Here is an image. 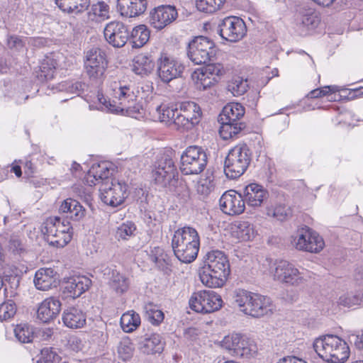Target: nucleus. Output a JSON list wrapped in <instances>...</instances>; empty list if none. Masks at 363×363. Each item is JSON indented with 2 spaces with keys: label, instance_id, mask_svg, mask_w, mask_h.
<instances>
[{
  "label": "nucleus",
  "instance_id": "nucleus-1",
  "mask_svg": "<svg viewBox=\"0 0 363 363\" xmlns=\"http://www.w3.org/2000/svg\"><path fill=\"white\" fill-rule=\"evenodd\" d=\"M230 272L229 261L224 252L212 250L206 254L199 276L201 282L206 286L218 288L224 285Z\"/></svg>",
  "mask_w": 363,
  "mask_h": 363
},
{
  "label": "nucleus",
  "instance_id": "nucleus-2",
  "mask_svg": "<svg viewBox=\"0 0 363 363\" xmlns=\"http://www.w3.org/2000/svg\"><path fill=\"white\" fill-rule=\"evenodd\" d=\"M114 85L113 91L115 99L111 101L102 96L99 97L100 103L111 113L136 118L141 106L137 103L138 96L133 86L118 84L117 82H114Z\"/></svg>",
  "mask_w": 363,
  "mask_h": 363
},
{
  "label": "nucleus",
  "instance_id": "nucleus-3",
  "mask_svg": "<svg viewBox=\"0 0 363 363\" xmlns=\"http://www.w3.org/2000/svg\"><path fill=\"white\" fill-rule=\"evenodd\" d=\"M313 347L318 355L328 363H344L350 354L347 343L338 336L333 335L316 338Z\"/></svg>",
  "mask_w": 363,
  "mask_h": 363
},
{
  "label": "nucleus",
  "instance_id": "nucleus-4",
  "mask_svg": "<svg viewBox=\"0 0 363 363\" xmlns=\"http://www.w3.org/2000/svg\"><path fill=\"white\" fill-rule=\"evenodd\" d=\"M200 240L197 231L191 227L176 230L172 239V247L177 258L184 263H190L197 257Z\"/></svg>",
  "mask_w": 363,
  "mask_h": 363
},
{
  "label": "nucleus",
  "instance_id": "nucleus-5",
  "mask_svg": "<svg viewBox=\"0 0 363 363\" xmlns=\"http://www.w3.org/2000/svg\"><path fill=\"white\" fill-rule=\"evenodd\" d=\"M41 231L49 245L57 247H65L72 237L69 222L57 216L48 218L42 225Z\"/></svg>",
  "mask_w": 363,
  "mask_h": 363
},
{
  "label": "nucleus",
  "instance_id": "nucleus-6",
  "mask_svg": "<svg viewBox=\"0 0 363 363\" xmlns=\"http://www.w3.org/2000/svg\"><path fill=\"white\" fill-rule=\"evenodd\" d=\"M272 273L274 279L291 286H300L313 277V273L306 269L300 271L286 260H279L274 264Z\"/></svg>",
  "mask_w": 363,
  "mask_h": 363
},
{
  "label": "nucleus",
  "instance_id": "nucleus-7",
  "mask_svg": "<svg viewBox=\"0 0 363 363\" xmlns=\"http://www.w3.org/2000/svg\"><path fill=\"white\" fill-rule=\"evenodd\" d=\"M251 160V153L247 145H236L225 157L224 172L228 178L235 179L244 174Z\"/></svg>",
  "mask_w": 363,
  "mask_h": 363
},
{
  "label": "nucleus",
  "instance_id": "nucleus-8",
  "mask_svg": "<svg viewBox=\"0 0 363 363\" xmlns=\"http://www.w3.org/2000/svg\"><path fill=\"white\" fill-rule=\"evenodd\" d=\"M208 162L205 150L198 145L186 148L181 155L180 170L183 174H198L203 171Z\"/></svg>",
  "mask_w": 363,
  "mask_h": 363
},
{
  "label": "nucleus",
  "instance_id": "nucleus-9",
  "mask_svg": "<svg viewBox=\"0 0 363 363\" xmlns=\"http://www.w3.org/2000/svg\"><path fill=\"white\" fill-rule=\"evenodd\" d=\"M221 346L237 357L250 358L257 352V345L245 335L231 333L224 337Z\"/></svg>",
  "mask_w": 363,
  "mask_h": 363
},
{
  "label": "nucleus",
  "instance_id": "nucleus-10",
  "mask_svg": "<svg viewBox=\"0 0 363 363\" xmlns=\"http://www.w3.org/2000/svg\"><path fill=\"white\" fill-rule=\"evenodd\" d=\"M172 155V151H168L160 155L152 167V177L155 184L162 187H166L176 181L177 171Z\"/></svg>",
  "mask_w": 363,
  "mask_h": 363
},
{
  "label": "nucleus",
  "instance_id": "nucleus-11",
  "mask_svg": "<svg viewBox=\"0 0 363 363\" xmlns=\"http://www.w3.org/2000/svg\"><path fill=\"white\" fill-rule=\"evenodd\" d=\"M216 55L214 43L206 37L198 36L188 44L187 56L195 65L206 64Z\"/></svg>",
  "mask_w": 363,
  "mask_h": 363
},
{
  "label": "nucleus",
  "instance_id": "nucleus-12",
  "mask_svg": "<svg viewBox=\"0 0 363 363\" xmlns=\"http://www.w3.org/2000/svg\"><path fill=\"white\" fill-rule=\"evenodd\" d=\"M108 61L104 50L98 47L88 50L85 53L84 69L92 81L103 79L107 68Z\"/></svg>",
  "mask_w": 363,
  "mask_h": 363
},
{
  "label": "nucleus",
  "instance_id": "nucleus-13",
  "mask_svg": "<svg viewBox=\"0 0 363 363\" xmlns=\"http://www.w3.org/2000/svg\"><path fill=\"white\" fill-rule=\"evenodd\" d=\"M189 303L190 308L197 313H211L221 308L223 301L215 291L203 290L194 293Z\"/></svg>",
  "mask_w": 363,
  "mask_h": 363
},
{
  "label": "nucleus",
  "instance_id": "nucleus-14",
  "mask_svg": "<svg viewBox=\"0 0 363 363\" xmlns=\"http://www.w3.org/2000/svg\"><path fill=\"white\" fill-rule=\"evenodd\" d=\"M245 22L239 17L230 16L224 18L218 24V33L225 40L238 42L246 34Z\"/></svg>",
  "mask_w": 363,
  "mask_h": 363
},
{
  "label": "nucleus",
  "instance_id": "nucleus-15",
  "mask_svg": "<svg viewBox=\"0 0 363 363\" xmlns=\"http://www.w3.org/2000/svg\"><path fill=\"white\" fill-rule=\"evenodd\" d=\"M101 201L111 206L117 207L122 204L127 197V186L125 183L111 180L99 186Z\"/></svg>",
  "mask_w": 363,
  "mask_h": 363
},
{
  "label": "nucleus",
  "instance_id": "nucleus-16",
  "mask_svg": "<svg viewBox=\"0 0 363 363\" xmlns=\"http://www.w3.org/2000/svg\"><path fill=\"white\" fill-rule=\"evenodd\" d=\"M184 65L167 53H161L157 60V72L160 79L164 83H169L174 79L181 77Z\"/></svg>",
  "mask_w": 363,
  "mask_h": 363
},
{
  "label": "nucleus",
  "instance_id": "nucleus-17",
  "mask_svg": "<svg viewBox=\"0 0 363 363\" xmlns=\"http://www.w3.org/2000/svg\"><path fill=\"white\" fill-rule=\"evenodd\" d=\"M157 111L159 112L160 121L166 123L169 126H172L176 130H189L196 125L181 113L177 108L163 105L159 106Z\"/></svg>",
  "mask_w": 363,
  "mask_h": 363
},
{
  "label": "nucleus",
  "instance_id": "nucleus-18",
  "mask_svg": "<svg viewBox=\"0 0 363 363\" xmlns=\"http://www.w3.org/2000/svg\"><path fill=\"white\" fill-rule=\"evenodd\" d=\"M178 17L176 8L170 5L155 7L150 13V23L157 30H162L172 23Z\"/></svg>",
  "mask_w": 363,
  "mask_h": 363
},
{
  "label": "nucleus",
  "instance_id": "nucleus-19",
  "mask_svg": "<svg viewBox=\"0 0 363 363\" xmlns=\"http://www.w3.org/2000/svg\"><path fill=\"white\" fill-rule=\"evenodd\" d=\"M106 41L115 48L123 47L130 38L128 27L120 21L108 23L104 30Z\"/></svg>",
  "mask_w": 363,
  "mask_h": 363
},
{
  "label": "nucleus",
  "instance_id": "nucleus-20",
  "mask_svg": "<svg viewBox=\"0 0 363 363\" xmlns=\"http://www.w3.org/2000/svg\"><path fill=\"white\" fill-rule=\"evenodd\" d=\"M221 211L229 216L242 213L245 209V203L242 194L235 190L225 191L219 200Z\"/></svg>",
  "mask_w": 363,
  "mask_h": 363
},
{
  "label": "nucleus",
  "instance_id": "nucleus-21",
  "mask_svg": "<svg viewBox=\"0 0 363 363\" xmlns=\"http://www.w3.org/2000/svg\"><path fill=\"white\" fill-rule=\"evenodd\" d=\"M311 231L312 229L307 226L299 228L291 236V243L296 249L311 253H318L323 249L325 242L323 238H318V240H316V247L314 248L312 246L308 245L311 237Z\"/></svg>",
  "mask_w": 363,
  "mask_h": 363
},
{
  "label": "nucleus",
  "instance_id": "nucleus-22",
  "mask_svg": "<svg viewBox=\"0 0 363 363\" xmlns=\"http://www.w3.org/2000/svg\"><path fill=\"white\" fill-rule=\"evenodd\" d=\"M111 174L108 163L105 162L95 163L92 164L85 177V182L90 186L97 184L101 186L103 183L113 180L111 178Z\"/></svg>",
  "mask_w": 363,
  "mask_h": 363
},
{
  "label": "nucleus",
  "instance_id": "nucleus-23",
  "mask_svg": "<svg viewBox=\"0 0 363 363\" xmlns=\"http://www.w3.org/2000/svg\"><path fill=\"white\" fill-rule=\"evenodd\" d=\"M61 306L62 303L58 298L54 296L47 298L39 305L37 318L43 323H48L59 315Z\"/></svg>",
  "mask_w": 363,
  "mask_h": 363
},
{
  "label": "nucleus",
  "instance_id": "nucleus-24",
  "mask_svg": "<svg viewBox=\"0 0 363 363\" xmlns=\"http://www.w3.org/2000/svg\"><path fill=\"white\" fill-rule=\"evenodd\" d=\"M245 203L251 207H259L267 199L268 191L261 185L252 183L246 186L242 191Z\"/></svg>",
  "mask_w": 363,
  "mask_h": 363
},
{
  "label": "nucleus",
  "instance_id": "nucleus-25",
  "mask_svg": "<svg viewBox=\"0 0 363 363\" xmlns=\"http://www.w3.org/2000/svg\"><path fill=\"white\" fill-rule=\"evenodd\" d=\"M147 0H118L117 11L122 16L133 18L143 14L147 9Z\"/></svg>",
  "mask_w": 363,
  "mask_h": 363
},
{
  "label": "nucleus",
  "instance_id": "nucleus-26",
  "mask_svg": "<svg viewBox=\"0 0 363 363\" xmlns=\"http://www.w3.org/2000/svg\"><path fill=\"white\" fill-rule=\"evenodd\" d=\"M218 122L220 123V135L225 140L236 138L246 128L242 119L233 118L232 120H224L223 117H219Z\"/></svg>",
  "mask_w": 363,
  "mask_h": 363
},
{
  "label": "nucleus",
  "instance_id": "nucleus-27",
  "mask_svg": "<svg viewBox=\"0 0 363 363\" xmlns=\"http://www.w3.org/2000/svg\"><path fill=\"white\" fill-rule=\"evenodd\" d=\"M59 211L60 213L65 214L66 218L74 221L82 220L86 215V210L81 203L71 198L67 199L62 202Z\"/></svg>",
  "mask_w": 363,
  "mask_h": 363
},
{
  "label": "nucleus",
  "instance_id": "nucleus-28",
  "mask_svg": "<svg viewBox=\"0 0 363 363\" xmlns=\"http://www.w3.org/2000/svg\"><path fill=\"white\" fill-rule=\"evenodd\" d=\"M33 282L37 289L49 290L57 285V273L51 268H40L35 272Z\"/></svg>",
  "mask_w": 363,
  "mask_h": 363
},
{
  "label": "nucleus",
  "instance_id": "nucleus-29",
  "mask_svg": "<svg viewBox=\"0 0 363 363\" xmlns=\"http://www.w3.org/2000/svg\"><path fill=\"white\" fill-rule=\"evenodd\" d=\"M91 284V280L85 276H76L68 279L65 286V290L72 298L80 296L89 289Z\"/></svg>",
  "mask_w": 363,
  "mask_h": 363
},
{
  "label": "nucleus",
  "instance_id": "nucleus-30",
  "mask_svg": "<svg viewBox=\"0 0 363 363\" xmlns=\"http://www.w3.org/2000/svg\"><path fill=\"white\" fill-rule=\"evenodd\" d=\"M230 233L239 242L249 241L253 239L257 234L254 225L246 220L234 222L230 227Z\"/></svg>",
  "mask_w": 363,
  "mask_h": 363
},
{
  "label": "nucleus",
  "instance_id": "nucleus-31",
  "mask_svg": "<svg viewBox=\"0 0 363 363\" xmlns=\"http://www.w3.org/2000/svg\"><path fill=\"white\" fill-rule=\"evenodd\" d=\"M86 314L77 307H69L62 314V321L69 328H82L86 325Z\"/></svg>",
  "mask_w": 363,
  "mask_h": 363
},
{
  "label": "nucleus",
  "instance_id": "nucleus-32",
  "mask_svg": "<svg viewBox=\"0 0 363 363\" xmlns=\"http://www.w3.org/2000/svg\"><path fill=\"white\" fill-rule=\"evenodd\" d=\"M319 23V17L312 9H307L299 12L297 16L296 26L303 34H306L308 30L315 29L318 27Z\"/></svg>",
  "mask_w": 363,
  "mask_h": 363
},
{
  "label": "nucleus",
  "instance_id": "nucleus-33",
  "mask_svg": "<svg viewBox=\"0 0 363 363\" xmlns=\"http://www.w3.org/2000/svg\"><path fill=\"white\" fill-rule=\"evenodd\" d=\"M56 5L65 13L79 14L87 10L90 0H55Z\"/></svg>",
  "mask_w": 363,
  "mask_h": 363
},
{
  "label": "nucleus",
  "instance_id": "nucleus-34",
  "mask_svg": "<svg viewBox=\"0 0 363 363\" xmlns=\"http://www.w3.org/2000/svg\"><path fill=\"white\" fill-rule=\"evenodd\" d=\"M253 302L254 303L250 312V315L252 317H262L269 314L272 311L271 299L267 296L256 294L254 296Z\"/></svg>",
  "mask_w": 363,
  "mask_h": 363
},
{
  "label": "nucleus",
  "instance_id": "nucleus-35",
  "mask_svg": "<svg viewBox=\"0 0 363 363\" xmlns=\"http://www.w3.org/2000/svg\"><path fill=\"white\" fill-rule=\"evenodd\" d=\"M255 294L256 293L244 289H237L235 291L234 302L237 304L241 312L250 315Z\"/></svg>",
  "mask_w": 363,
  "mask_h": 363
},
{
  "label": "nucleus",
  "instance_id": "nucleus-36",
  "mask_svg": "<svg viewBox=\"0 0 363 363\" xmlns=\"http://www.w3.org/2000/svg\"><path fill=\"white\" fill-rule=\"evenodd\" d=\"M179 111L185 116L194 125H197L201 118L200 106L194 101H184L180 104Z\"/></svg>",
  "mask_w": 363,
  "mask_h": 363
},
{
  "label": "nucleus",
  "instance_id": "nucleus-37",
  "mask_svg": "<svg viewBox=\"0 0 363 363\" xmlns=\"http://www.w3.org/2000/svg\"><path fill=\"white\" fill-rule=\"evenodd\" d=\"M152 60L146 54H139L133 59V70L137 74H147L154 68Z\"/></svg>",
  "mask_w": 363,
  "mask_h": 363
},
{
  "label": "nucleus",
  "instance_id": "nucleus-38",
  "mask_svg": "<svg viewBox=\"0 0 363 363\" xmlns=\"http://www.w3.org/2000/svg\"><path fill=\"white\" fill-rule=\"evenodd\" d=\"M143 352L147 354L161 353L164 349V342L160 335L154 333L145 337L142 343Z\"/></svg>",
  "mask_w": 363,
  "mask_h": 363
},
{
  "label": "nucleus",
  "instance_id": "nucleus-39",
  "mask_svg": "<svg viewBox=\"0 0 363 363\" xmlns=\"http://www.w3.org/2000/svg\"><path fill=\"white\" fill-rule=\"evenodd\" d=\"M150 31L145 25L134 28L130 34L132 47L139 48L143 47L149 40Z\"/></svg>",
  "mask_w": 363,
  "mask_h": 363
},
{
  "label": "nucleus",
  "instance_id": "nucleus-40",
  "mask_svg": "<svg viewBox=\"0 0 363 363\" xmlns=\"http://www.w3.org/2000/svg\"><path fill=\"white\" fill-rule=\"evenodd\" d=\"M55 68L56 62L52 58L46 57L41 62L36 77L41 82L52 79L54 77Z\"/></svg>",
  "mask_w": 363,
  "mask_h": 363
},
{
  "label": "nucleus",
  "instance_id": "nucleus-41",
  "mask_svg": "<svg viewBox=\"0 0 363 363\" xmlns=\"http://www.w3.org/2000/svg\"><path fill=\"white\" fill-rule=\"evenodd\" d=\"M120 323L124 332L132 333L140 325V317L133 311H128L122 315Z\"/></svg>",
  "mask_w": 363,
  "mask_h": 363
},
{
  "label": "nucleus",
  "instance_id": "nucleus-42",
  "mask_svg": "<svg viewBox=\"0 0 363 363\" xmlns=\"http://www.w3.org/2000/svg\"><path fill=\"white\" fill-rule=\"evenodd\" d=\"M244 115L245 108L240 104L230 103L224 106L219 117H223L224 120L242 119Z\"/></svg>",
  "mask_w": 363,
  "mask_h": 363
},
{
  "label": "nucleus",
  "instance_id": "nucleus-43",
  "mask_svg": "<svg viewBox=\"0 0 363 363\" xmlns=\"http://www.w3.org/2000/svg\"><path fill=\"white\" fill-rule=\"evenodd\" d=\"M267 215L278 220L284 221L291 217L292 210L285 204H277L275 206L267 208Z\"/></svg>",
  "mask_w": 363,
  "mask_h": 363
},
{
  "label": "nucleus",
  "instance_id": "nucleus-44",
  "mask_svg": "<svg viewBox=\"0 0 363 363\" xmlns=\"http://www.w3.org/2000/svg\"><path fill=\"white\" fill-rule=\"evenodd\" d=\"M225 0H196V8L199 11L206 13H213L220 9Z\"/></svg>",
  "mask_w": 363,
  "mask_h": 363
},
{
  "label": "nucleus",
  "instance_id": "nucleus-45",
  "mask_svg": "<svg viewBox=\"0 0 363 363\" xmlns=\"http://www.w3.org/2000/svg\"><path fill=\"white\" fill-rule=\"evenodd\" d=\"M110 284L116 292L120 294L126 291L129 286L128 279L116 271L112 272Z\"/></svg>",
  "mask_w": 363,
  "mask_h": 363
},
{
  "label": "nucleus",
  "instance_id": "nucleus-46",
  "mask_svg": "<svg viewBox=\"0 0 363 363\" xmlns=\"http://www.w3.org/2000/svg\"><path fill=\"white\" fill-rule=\"evenodd\" d=\"M249 86L247 79L241 77L233 79L228 85V89L234 96H240L243 95L248 89Z\"/></svg>",
  "mask_w": 363,
  "mask_h": 363
},
{
  "label": "nucleus",
  "instance_id": "nucleus-47",
  "mask_svg": "<svg viewBox=\"0 0 363 363\" xmlns=\"http://www.w3.org/2000/svg\"><path fill=\"white\" fill-rule=\"evenodd\" d=\"M14 334L17 340L22 343L31 342L33 339V331L27 324H19L14 328Z\"/></svg>",
  "mask_w": 363,
  "mask_h": 363
},
{
  "label": "nucleus",
  "instance_id": "nucleus-48",
  "mask_svg": "<svg viewBox=\"0 0 363 363\" xmlns=\"http://www.w3.org/2000/svg\"><path fill=\"white\" fill-rule=\"evenodd\" d=\"M145 317L152 325H158L164 320V315L157 306L148 304L145 306Z\"/></svg>",
  "mask_w": 363,
  "mask_h": 363
},
{
  "label": "nucleus",
  "instance_id": "nucleus-49",
  "mask_svg": "<svg viewBox=\"0 0 363 363\" xmlns=\"http://www.w3.org/2000/svg\"><path fill=\"white\" fill-rule=\"evenodd\" d=\"M61 357L57 350L53 347H45L41 350V358L37 363H60Z\"/></svg>",
  "mask_w": 363,
  "mask_h": 363
},
{
  "label": "nucleus",
  "instance_id": "nucleus-50",
  "mask_svg": "<svg viewBox=\"0 0 363 363\" xmlns=\"http://www.w3.org/2000/svg\"><path fill=\"white\" fill-rule=\"evenodd\" d=\"M16 306L13 301L7 300L0 305V321L12 318L16 313Z\"/></svg>",
  "mask_w": 363,
  "mask_h": 363
},
{
  "label": "nucleus",
  "instance_id": "nucleus-51",
  "mask_svg": "<svg viewBox=\"0 0 363 363\" xmlns=\"http://www.w3.org/2000/svg\"><path fill=\"white\" fill-rule=\"evenodd\" d=\"M215 184L212 177H206V178L201 179L196 186V191L199 194L206 197L211 191H213Z\"/></svg>",
  "mask_w": 363,
  "mask_h": 363
},
{
  "label": "nucleus",
  "instance_id": "nucleus-52",
  "mask_svg": "<svg viewBox=\"0 0 363 363\" xmlns=\"http://www.w3.org/2000/svg\"><path fill=\"white\" fill-rule=\"evenodd\" d=\"M201 73L205 76H209L210 77L219 80L220 76L224 73L223 67L220 64H208L201 69Z\"/></svg>",
  "mask_w": 363,
  "mask_h": 363
},
{
  "label": "nucleus",
  "instance_id": "nucleus-53",
  "mask_svg": "<svg viewBox=\"0 0 363 363\" xmlns=\"http://www.w3.org/2000/svg\"><path fill=\"white\" fill-rule=\"evenodd\" d=\"M136 230L133 223L128 221L122 223L116 230V237L118 239L128 240L133 235Z\"/></svg>",
  "mask_w": 363,
  "mask_h": 363
},
{
  "label": "nucleus",
  "instance_id": "nucleus-54",
  "mask_svg": "<svg viewBox=\"0 0 363 363\" xmlns=\"http://www.w3.org/2000/svg\"><path fill=\"white\" fill-rule=\"evenodd\" d=\"M119 356L123 359H130L133 353V345L128 338L123 339L118 347Z\"/></svg>",
  "mask_w": 363,
  "mask_h": 363
},
{
  "label": "nucleus",
  "instance_id": "nucleus-55",
  "mask_svg": "<svg viewBox=\"0 0 363 363\" xmlns=\"http://www.w3.org/2000/svg\"><path fill=\"white\" fill-rule=\"evenodd\" d=\"M7 46L14 51H21L26 46V39L18 35H13L7 38Z\"/></svg>",
  "mask_w": 363,
  "mask_h": 363
},
{
  "label": "nucleus",
  "instance_id": "nucleus-56",
  "mask_svg": "<svg viewBox=\"0 0 363 363\" xmlns=\"http://www.w3.org/2000/svg\"><path fill=\"white\" fill-rule=\"evenodd\" d=\"M84 84L81 82H63L60 84V89L71 94H79L83 90Z\"/></svg>",
  "mask_w": 363,
  "mask_h": 363
},
{
  "label": "nucleus",
  "instance_id": "nucleus-57",
  "mask_svg": "<svg viewBox=\"0 0 363 363\" xmlns=\"http://www.w3.org/2000/svg\"><path fill=\"white\" fill-rule=\"evenodd\" d=\"M359 293L355 295L347 294L340 297L339 303L346 307H352L356 305H360Z\"/></svg>",
  "mask_w": 363,
  "mask_h": 363
},
{
  "label": "nucleus",
  "instance_id": "nucleus-58",
  "mask_svg": "<svg viewBox=\"0 0 363 363\" xmlns=\"http://www.w3.org/2000/svg\"><path fill=\"white\" fill-rule=\"evenodd\" d=\"M9 250L15 255H21L25 251L21 240L17 236H11L9 242Z\"/></svg>",
  "mask_w": 363,
  "mask_h": 363
},
{
  "label": "nucleus",
  "instance_id": "nucleus-59",
  "mask_svg": "<svg viewBox=\"0 0 363 363\" xmlns=\"http://www.w3.org/2000/svg\"><path fill=\"white\" fill-rule=\"evenodd\" d=\"M198 80L197 86L200 90H206L218 82L209 76L207 77V76H205L201 72L198 74Z\"/></svg>",
  "mask_w": 363,
  "mask_h": 363
},
{
  "label": "nucleus",
  "instance_id": "nucleus-60",
  "mask_svg": "<svg viewBox=\"0 0 363 363\" xmlns=\"http://www.w3.org/2000/svg\"><path fill=\"white\" fill-rule=\"evenodd\" d=\"M320 90L321 91L322 96H328V97L329 98V100H330V101L336 100L335 97L333 96V94H335V92L338 91L337 86H323V87L320 88Z\"/></svg>",
  "mask_w": 363,
  "mask_h": 363
},
{
  "label": "nucleus",
  "instance_id": "nucleus-61",
  "mask_svg": "<svg viewBox=\"0 0 363 363\" xmlns=\"http://www.w3.org/2000/svg\"><path fill=\"white\" fill-rule=\"evenodd\" d=\"M277 363H307L302 359L294 356H288L280 359Z\"/></svg>",
  "mask_w": 363,
  "mask_h": 363
},
{
  "label": "nucleus",
  "instance_id": "nucleus-62",
  "mask_svg": "<svg viewBox=\"0 0 363 363\" xmlns=\"http://www.w3.org/2000/svg\"><path fill=\"white\" fill-rule=\"evenodd\" d=\"M362 96H363V86H359L356 89H350L349 91L348 98L353 99Z\"/></svg>",
  "mask_w": 363,
  "mask_h": 363
},
{
  "label": "nucleus",
  "instance_id": "nucleus-63",
  "mask_svg": "<svg viewBox=\"0 0 363 363\" xmlns=\"http://www.w3.org/2000/svg\"><path fill=\"white\" fill-rule=\"evenodd\" d=\"M318 238H323L320 235L316 233L315 231L313 230L311 231V237L309 240V243H308V245L312 246L313 248L315 247L316 245V240H318Z\"/></svg>",
  "mask_w": 363,
  "mask_h": 363
},
{
  "label": "nucleus",
  "instance_id": "nucleus-64",
  "mask_svg": "<svg viewBox=\"0 0 363 363\" xmlns=\"http://www.w3.org/2000/svg\"><path fill=\"white\" fill-rule=\"evenodd\" d=\"M307 96L311 99L322 97L321 91L320 89H315L310 91Z\"/></svg>",
  "mask_w": 363,
  "mask_h": 363
}]
</instances>
